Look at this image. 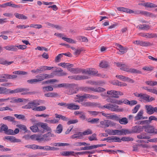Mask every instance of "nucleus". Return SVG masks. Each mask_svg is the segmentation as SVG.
I'll return each mask as SVG.
<instances>
[{
    "label": "nucleus",
    "mask_w": 157,
    "mask_h": 157,
    "mask_svg": "<svg viewBox=\"0 0 157 157\" xmlns=\"http://www.w3.org/2000/svg\"><path fill=\"white\" fill-rule=\"evenodd\" d=\"M133 94L135 96L140 98L139 99L140 101L148 102V99L150 97V95L142 93L139 94L137 92L134 93Z\"/></svg>",
    "instance_id": "1"
},
{
    "label": "nucleus",
    "mask_w": 157,
    "mask_h": 157,
    "mask_svg": "<svg viewBox=\"0 0 157 157\" xmlns=\"http://www.w3.org/2000/svg\"><path fill=\"white\" fill-rule=\"evenodd\" d=\"M120 69L121 70L133 74H141L142 73L141 71L136 69L132 68L129 69L128 66L125 64H122Z\"/></svg>",
    "instance_id": "2"
},
{
    "label": "nucleus",
    "mask_w": 157,
    "mask_h": 157,
    "mask_svg": "<svg viewBox=\"0 0 157 157\" xmlns=\"http://www.w3.org/2000/svg\"><path fill=\"white\" fill-rule=\"evenodd\" d=\"M144 131L148 133L157 134V129L152 126L149 124L144 125Z\"/></svg>",
    "instance_id": "3"
},
{
    "label": "nucleus",
    "mask_w": 157,
    "mask_h": 157,
    "mask_svg": "<svg viewBox=\"0 0 157 157\" xmlns=\"http://www.w3.org/2000/svg\"><path fill=\"white\" fill-rule=\"evenodd\" d=\"M70 84L72 85V86L71 87L67 88V89H68L66 91V93L69 95L77 93L78 90V88L75 87V84L71 83H70Z\"/></svg>",
    "instance_id": "4"
},
{
    "label": "nucleus",
    "mask_w": 157,
    "mask_h": 157,
    "mask_svg": "<svg viewBox=\"0 0 157 157\" xmlns=\"http://www.w3.org/2000/svg\"><path fill=\"white\" fill-rule=\"evenodd\" d=\"M38 127H41L43 129H41L40 132L42 133H44L45 132V130H46L47 131H51V128L47 126V124L42 122H39L36 123Z\"/></svg>",
    "instance_id": "5"
},
{
    "label": "nucleus",
    "mask_w": 157,
    "mask_h": 157,
    "mask_svg": "<svg viewBox=\"0 0 157 157\" xmlns=\"http://www.w3.org/2000/svg\"><path fill=\"white\" fill-rule=\"evenodd\" d=\"M144 129V125L141 126L140 125H136L133 127L132 128V133H139L143 131Z\"/></svg>",
    "instance_id": "6"
},
{
    "label": "nucleus",
    "mask_w": 157,
    "mask_h": 157,
    "mask_svg": "<svg viewBox=\"0 0 157 157\" xmlns=\"http://www.w3.org/2000/svg\"><path fill=\"white\" fill-rule=\"evenodd\" d=\"M133 43L142 47H147L152 45V44L149 42L144 41L142 40H136L134 41Z\"/></svg>",
    "instance_id": "7"
},
{
    "label": "nucleus",
    "mask_w": 157,
    "mask_h": 157,
    "mask_svg": "<svg viewBox=\"0 0 157 157\" xmlns=\"http://www.w3.org/2000/svg\"><path fill=\"white\" fill-rule=\"evenodd\" d=\"M68 78H69L74 79L76 80H82L89 78V77L88 76L81 75L69 76Z\"/></svg>",
    "instance_id": "8"
},
{
    "label": "nucleus",
    "mask_w": 157,
    "mask_h": 157,
    "mask_svg": "<svg viewBox=\"0 0 157 157\" xmlns=\"http://www.w3.org/2000/svg\"><path fill=\"white\" fill-rule=\"evenodd\" d=\"M93 133L92 131L90 129H88L82 132H78V136H74V138H79L81 136H85L91 134Z\"/></svg>",
    "instance_id": "9"
},
{
    "label": "nucleus",
    "mask_w": 157,
    "mask_h": 157,
    "mask_svg": "<svg viewBox=\"0 0 157 157\" xmlns=\"http://www.w3.org/2000/svg\"><path fill=\"white\" fill-rule=\"evenodd\" d=\"M113 123L109 120H104L100 122V124L102 126L101 127H108L110 125H113Z\"/></svg>",
    "instance_id": "10"
},
{
    "label": "nucleus",
    "mask_w": 157,
    "mask_h": 157,
    "mask_svg": "<svg viewBox=\"0 0 157 157\" xmlns=\"http://www.w3.org/2000/svg\"><path fill=\"white\" fill-rule=\"evenodd\" d=\"M115 46L118 47V49L119 50L120 53H118L119 54H123L124 53H125L127 52L128 49L126 47H124L121 45L116 43L115 44Z\"/></svg>",
    "instance_id": "11"
},
{
    "label": "nucleus",
    "mask_w": 157,
    "mask_h": 157,
    "mask_svg": "<svg viewBox=\"0 0 157 157\" xmlns=\"http://www.w3.org/2000/svg\"><path fill=\"white\" fill-rule=\"evenodd\" d=\"M108 142L111 143L113 142H121L120 139L115 136H111L108 137Z\"/></svg>",
    "instance_id": "12"
},
{
    "label": "nucleus",
    "mask_w": 157,
    "mask_h": 157,
    "mask_svg": "<svg viewBox=\"0 0 157 157\" xmlns=\"http://www.w3.org/2000/svg\"><path fill=\"white\" fill-rule=\"evenodd\" d=\"M5 139L10 140L12 142H21V140L19 139H16L15 137L13 136H6L5 137Z\"/></svg>",
    "instance_id": "13"
},
{
    "label": "nucleus",
    "mask_w": 157,
    "mask_h": 157,
    "mask_svg": "<svg viewBox=\"0 0 157 157\" xmlns=\"http://www.w3.org/2000/svg\"><path fill=\"white\" fill-rule=\"evenodd\" d=\"M145 108L146 110V113L149 115L153 114V107L151 105H146Z\"/></svg>",
    "instance_id": "14"
},
{
    "label": "nucleus",
    "mask_w": 157,
    "mask_h": 157,
    "mask_svg": "<svg viewBox=\"0 0 157 157\" xmlns=\"http://www.w3.org/2000/svg\"><path fill=\"white\" fill-rule=\"evenodd\" d=\"M107 94L110 95L111 97L118 98L119 96H118L117 91L114 90H109L107 91Z\"/></svg>",
    "instance_id": "15"
},
{
    "label": "nucleus",
    "mask_w": 157,
    "mask_h": 157,
    "mask_svg": "<svg viewBox=\"0 0 157 157\" xmlns=\"http://www.w3.org/2000/svg\"><path fill=\"white\" fill-rule=\"evenodd\" d=\"M105 90V89L103 88L99 87L94 88L93 87H90V91H93L95 92H101L104 91Z\"/></svg>",
    "instance_id": "16"
},
{
    "label": "nucleus",
    "mask_w": 157,
    "mask_h": 157,
    "mask_svg": "<svg viewBox=\"0 0 157 157\" xmlns=\"http://www.w3.org/2000/svg\"><path fill=\"white\" fill-rule=\"evenodd\" d=\"M6 90V94H13L17 93L19 92H21L23 90L22 89H20V88H17L13 90H11L10 89H7V90Z\"/></svg>",
    "instance_id": "17"
},
{
    "label": "nucleus",
    "mask_w": 157,
    "mask_h": 157,
    "mask_svg": "<svg viewBox=\"0 0 157 157\" xmlns=\"http://www.w3.org/2000/svg\"><path fill=\"white\" fill-rule=\"evenodd\" d=\"M75 153L73 151H62L61 152L62 155L64 156H68L69 155H73L76 156L77 154H75Z\"/></svg>",
    "instance_id": "18"
},
{
    "label": "nucleus",
    "mask_w": 157,
    "mask_h": 157,
    "mask_svg": "<svg viewBox=\"0 0 157 157\" xmlns=\"http://www.w3.org/2000/svg\"><path fill=\"white\" fill-rule=\"evenodd\" d=\"M144 113L143 110H140L134 117L135 121H138L142 119Z\"/></svg>",
    "instance_id": "19"
},
{
    "label": "nucleus",
    "mask_w": 157,
    "mask_h": 157,
    "mask_svg": "<svg viewBox=\"0 0 157 157\" xmlns=\"http://www.w3.org/2000/svg\"><path fill=\"white\" fill-rule=\"evenodd\" d=\"M72 86V85L70 84V83H63L59 84L57 85H55V87L56 88H61L64 87L66 88H67L68 87H71Z\"/></svg>",
    "instance_id": "20"
},
{
    "label": "nucleus",
    "mask_w": 157,
    "mask_h": 157,
    "mask_svg": "<svg viewBox=\"0 0 157 157\" xmlns=\"http://www.w3.org/2000/svg\"><path fill=\"white\" fill-rule=\"evenodd\" d=\"M80 107L78 105H75L74 104L71 103L69 104L67 109L71 110H76L79 109Z\"/></svg>",
    "instance_id": "21"
},
{
    "label": "nucleus",
    "mask_w": 157,
    "mask_h": 157,
    "mask_svg": "<svg viewBox=\"0 0 157 157\" xmlns=\"http://www.w3.org/2000/svg\"><path fill=\"white\" fill-rule=\"evenodd\" d=\"M82 105L85 107L96 106L97 104L90 102H84L81 103Z\"/></svg>",
    "instance_id": "22"
},
{
    "label": "nucleus",
    "mask_w": 157,
    "mask_h": 157,
    "mask_svg": "<svg viewBox=\"0 0 157 157\" xmlns=\"http://www.w3.org/2000/svg\"><path fill=\"white\" fill-rule=\"evenodd\" d=\"M145 11H142L139 10H137L133 11L132 10L130 9V12H129V13H134L135 14H141L142 15H145Z\"/></svg>",
    "instance_id": "23"
},
{
    "label": "nucleus",
    "mask_w": 157,
    "mask_h": 157,
    "mask_svg": "<svg viewBox=\"0 0 157 157\" xmlns=\"http://www.w3.org/2000/svg\"><path fill=\"white\" fill-rule=\"evenodd\" d=\"M4 48L6 50L13 51H17L18 50L17 48L16 47V46L10 45L4 46Z\"/></svg>",
    "instance_id": "24"
},
{
    "label": "nucleus",
    "mask_w": 157,
    "mask_h": 157,
    "mask_svg": "<svg viewBox=\"0 0 157 157\" xmlns=\"http://www.w3.org/2000/svg\"><path fill=\"white\" fill-rule=\"evenodd\" d=\"M55 117L56 118H58L59 119H61L62 120L67 121H68L69 120V118L68 117H67L66 116H63L61 114H58L57 113H56L55 114Z\"/></svg>",
    "instance_id": "25"
},
{
    "label": "nucleus",
    "mask_w": 157,
    "mask_h": 157,
    "mask_svg": "<svg viewBox=\"0 0 157 157\" xmlns=\"http://www.w3.org/2000/svg\"><path fill=\"white\" fill-rule=\"evenodd\" d=\"M13 63V61L8 62L5 60L3 58H0V64L6 65H10Z\"/></svg>",
    "instance_id": "26"
},
{
    "label": "nucleus",
    "mask_w": 157,
    "mask_h": 157,
    "mask_svg": "<svg viewBox=\"0 0 157 157\" xmlns=\"http://www.w3.org/2000/svg\"><path fill=\"white\" fill-rule=\"evenodd\" d=\"M96 150H93L91 151H87L81 152H77L75 153V154H77V155H83L85 154H93L94 153L96 152Z\"/></svg>",
    "instance_id": "27"
},
{
    "label": "nucleus",
    "mask_w": 157,
    "mask_h": 157,
    "mask_svg": "<svg viewBox=\"0 0 157 157\" xmlns=\"http://www.w3.org/2000/svg\"><path fill=\"white\" fill-rule=\"evenodd\" d=\"M38 127H39L38 125L36 124V125H35L30 127V128L33 132H40V130Z\"/></svg>",
    "instance_id": "28"
},
{
    "label": "nucleus",
    "mask_w": 157,
    "mask_h": 157,
    "mask_svg": "<svg viewBox=\"0 0 157 157\" xmlns=\"http://www.w3.org/2000/svg\"><path fill=\"white\" fill-rule=\"evenodd\" d=\"M143 5L146 7L155 8L157 7L156 5L150 2L144 3Z\"/></svg>",
    "instance_id": "29"
},
{
    "label": "nucleus",
    "mask_w": 157,
    "mask_h": 157,
    "mask_svg": "<svg viewBox=\"0 0 157 157\" xmlns=\"http://www.w3.org/2000/svg\"><path fill=\"white\" fill-rule=\"evenodd\" d=\"M4 120H7L8 121L11 122L13 123L16 122V121L14 120L15 118L11 116H8L4 117L3 118Z\"/></svg>",
    "instance_id": "30"
},
{
    "label": "nucleus",
    "mask_w": 157,
    "mask_h": 157,
    "mask_svg": "<svg viewBox=\"0 0 157 157\" xmlns=\"http://www.w3.org/2000/svg\"><path fill=\"white\" fill-rule=\"evenodd\" d=\"M15 17L18 19H26L28 17H27L22 14H19L17 13H15L14 14Z\"/></svg>",
    "instance_id": "31"
},
{
    "label": "nucleus",
    "mask_w": 157,
    "mask_h": 157,
    "mask_svg": "<svg viewBox=\"0 0 157 157\" xmlns=\"http://www.w3.org/2000/svg\"><path fill=\"white\" fill-rule=\"evenodd\" d=\"M46 109V107L44 106H39L36 107L35 108L33 109V110L35 111H42Z\"/></svg>",
    "instance_id": "32"
},
{
    "label": "nucleus",
    "mask_w": 157,
    "mask_h": 157,
    "mask_svg": "<svg viewBox=\"0 0 157 157\" xmlns=\"http://www.w3.org/2000/svg\"><path fill=\"white\" fill-rule=\"evenodd\" d=\"M44 74H42L37 75L36 76L38 82L41 81L45 79Z\"/></svg>",
    "instance_id": "33"
},
{
    "label": "nucleus",
    "mask_w": 157,
    "mask_h": 157,
    "mask_svg": "<svg viewBox=\"0 0 157 157\" xmlns=\"http://www.w3.org/2000/svg\"><path fill=\"white\" fill-rule=\"evenodd\" d=\"M44 96L47 97H54L58 96V94L56 93L51 92L45 94Z\"/></svg>",
    "instance_id": "34"
},
{
    "label": "nucleus",
    "mask_w": 157,
    "mask_h": 157,
    "mask_svg": "<svg viewBox=\"0 0 157 157\" xmlns=\"http://www.w3.org/2000/svg\"><path fill=\"white\" fill-rule=\"evenodd\" d=\"M142 88L144 90H147L148 92H151L154 94H157V90L155 89H148L147 87H143Z\"/></svg>",
    "instance_id": "35"
},
{
    "label": "nucleus",
    "mask_w": 157,
    "mask_h": 157,
    "mask_svg": "<svg viewBox=\"0 0 157 157\" xmlns=\"http://www.w3.org/2000/svg\"><path fill=\"white\" fill-rule=\"evenodd\" d=\"M29 108V109H32L35 108L37 106L36 104V101L34 100L32 102H29L28 103Z\"/></svg>",
    "instance_id": "36"
},
{
    "label": "nucleus",
    "mask_w": 157,
    "mask_h": 157,
    "mask_svg": "<svg viewBox=\"0 0 157 157\" xmlns=\"http://www.w3.org/2000/svg\"><path fill=\"white\" fill-rule=\"evenodd\" d=\"M119 122L121 124H126L128 123V120L126 117H123L121 119H118Z\"/></svg>",
    "instance_id": "37"
},
{
    "label": "nucleus",
    "mask_w": 157,
    "mask_h": 157,
    "mask_svg": "<svg viewBox=\"0 0 157 157\" xmlns=\"http://www.w3.org/2000/svg\"><path fill=\"white\" fill-rule=\"evenodd\" d=\"M59 65L60 66H61L64 68H65L66 67H73L74 66L73 64H72L66 63H59Z\"/></svg>",
    "instance_id": "38"
},
{
    "label": "nucleus",
    "mask_w": 157,
    "mask_h": 157,
    "mask_svg": "<svg viewBox=\"0 0 157 157\" xmlns=\"http://www.w3.org/2000/svg\"><path fill=\"white\" fill-rule=\"evenodd\" d=\"M147 85L154 86L157 85V82L154 81H147L145 82Z\"/></svg>",
    "instance_id": "39"
},
{
    "label": "nucleus",
    "mask_w": 157,
    "mask_h": 157,
    "mask_svg": "<svg viewBox=\"0 0 157 157\" xmlns=\"http://www.w3.org/2000/svg\"><path fill=\"white\" fill-rule=\"evenodd\" d=\"M118 107V106L116 105L112 104V105L110 106V110L112 111H118L119 109L117 108Z\"/></svg>",
    "instance_id": "40"
},
{
    "label": "nucleus",
    "mask_w": 157,
    "mask_h": 157,
    "mask_svg": "<svg viewBox=\"0 0 157 157\" xmlns=\"http://www.w3.org/2000/svg\"><path fill=\"white\" fill-rule=\"evenodd\" d=\"M16 126L19 128L20 129L25 131V132H27L28 130L27 129V128L25 125L22 124L17 125Z\"/></svg>",
    "instance_id": "41"
},
{
    "label": "nucleus",
    "mask_w": 157,
    "mask_h": 157,
    "mask_svg": "<svg viewBox=\"0 0 157 157\" xmlns=\"http://www.w3.org/2000/svg\"><path fill=\"white\" fill-rule=\"evenodd\" d=\"M99 66L102 68L107 67L109 66L108 63L105 61H103L100 63Z\"/></svg>",
    "instance_id": "42"
},
{
    "label": "nucleus",
    "mask_w": 157,
    "mask_h": 157,
    "mask_svg": "<svg viewBox=\"0 0 157 157\" xmlns=\"http://www.w3.org/2000/svg\"><path fill=\"white\" fill-rule=\"evenodd\" d=\"M14 116L18 119H21L22 120L26 121L25 117L24 115L21 114L18 115L17 114H15Z\"/></svg>",
    "instance_id": "43"
},
{
    "label": "nucleus",
    "mask_w": 157,
    "mask_h": 157,
    "mask_svg": "<svg viewBox=\"0 0 157 157\" xmlns=\"http://www.w3.org/2000/svg\"><path fill=\"white\" fill-rule=\"evenodd\" d=\"M8 128V127L7 125L3 124L1 127H0V132H2L3 131H4L5 133Z\"/></svg>",
    "instance_id": "44"
},
{
    "label": "nucleus",
    "mask_w": 157,
    "mask_h": 157,
    "mask_svg": "<svg viewBox=\"0 0 157 157\" xmlns=\"http://www.w3.org/2000/svg\"><path fill=\"white\" fill-rule=\"evenodd\" d=\"M117 10L120 11H123L125 12H127L129 13L130 12V9H129L125 8L123 7H118L117 8Z\"/></svg>",
    "instance_id": "45"
},
{
    "label": "nucleus",
    "mask_w": 157,
    "mask_h": 157,
    "mask_svg": "<svg viewBox=\"0 0 157 157\" xmlns=\"http://www.w3.org/2000/svg\"><path fill=\"white\" fill-rule=\"evenodd\" d=\"M20 89H21L23 90L21 92H23L21 93L22 95H25L27 94H30L31 92H29V88H20Z\"/></svg>",
    "instance_id": "46"
},
{
    "label": "nucleus",
    "mask_w": 157,
    "mask_h": 157,
    "mask_svg": "<svg viewBox=\"0 0 157 157\" xmlns=\"http://www.w3.org/2000/svg\"><path fill=\"white\" fill-rule=\"evenodd\" d=\"M120 140L121 142V140L124 141H133V139L132 138L124 136L122 137L121 139H120Z\"/></svg>",
    "instance_id": "47"
},
{
    "label": "nucleus",
    "mask_w": 157,
    "mask_h": 157,
    "mask_svg": "<svg viewBox=\"0 0 157 157\" xmlns=\"http://www.w3.org/2000/svg\"><path fill=\"white\" fill-rule=\"evenodd\" d=\"M62 39L64 40L65 41L68 43L73 44H76V41H75L73 39H72L71 38H67L65 37H63Z\"/></svg>",
    "instance_id": "48"
},
{
    "label": "nucleus",
    "mask_w": 157,
    "mask_h": 157,
    "mask_svg": "<svg viewBox=\"0 0 157 157\" xmlns=\"http://www.w3.org/2000/svg\"><path fill=\"white\" fill-rule=\"evenodd\" d=\"M63 130V127L62 125L60 124H59L57 126L56 130V132L58 133H61Z\"/></svg>",
    "instance_id": "49"
},
{
    "label": "nucleus",
    "mask_w": 157,
    "mask_h": 157,
    "mask_svg": "<svg viewBox=\"0 0 157 157\" xmlns=\"http://www.w3.org/2000/svg\"><path fill=\"white\" fill-rule=\"evenodd\" d=\"M107 97V98L106 99V100L108 102L115 103V99L112 98L113 97H109V95L105 96Z\"/></svg>",
    "instance_id": "50"
},
{
    "label": "nucleus",
    "mask_w": 157,
    "mask_h": 157,
    "mask_svg": "<svg viewBox=\"0 0 157 157\" xmlns=\"http://www.w3.org/2000/svg\"><path fill=\"white\" fill-rule=\"evenodd\" d=\"M43 92H45L47 91H52L53 90V87L50 86L43 87Z\"/></svg>",
    "instance_id": "51"
},
{
    "label": "nucleus",
    "mask_w": 157,
    "mask_h": 157,
    "mask_svg": "<svg viewBox=\"0 0 157 157\" xmlns=\"http://www.w3.org/2000/svg\"><path fill=\"white\" fill-rule=\"evenodd\" d=\"M96 136L97 135L95 133H94L91 135V136H89L88 138L89 140L90 141L97 140V139Z\"/></svg>",
    "instance_id": "52"
},
{
    "label": "nucleus",
    "mask_w": 157,
    "mask_h": 157,
    "mask_svg": "<svg viewBox=\"0 0 157 157\" xmlns=\"http://www.w3.org/2000/svg\"><path fill=\"white\" fill-rule=\"evenodd\" d=\"M89 72L88 74L91 75H94L97 74L98 71L95 70V69L93 68H89Z\"/></svg>",
    "instance_id": "53"
},
{
    "label": "nucleus",
    "mask_w": 157,
    "mask_h": 157,
    "mask_svg": "<svg viewBox=\"0 0 157 157\" xmlns=\"http://www.w3.org/2000/svg\"><path fill=\"white\" fill-rule=\"evenodd\" d=\"M122 131L123 135H126L132 133L131 130L128 129L123 128L122 129Z\"/></svg>",
    "instance_id": "54"
},
{
    "label": "nucleus",
    "mask_w": 157,
    "mask_h": 157,
    "mask_svg": "<svg viewBox=\"0 0 157 157\" xmlns=\"http://www.w3.org/2000/svg\"><path fill=\"white\" fill-rule=\"evenodd\" d=\"M78 122V120L77 119L75 120H70L69 119V120L67 121V124L69 125L71 124L76 123Z\"/></svg>",
    "instance_id": "55"
},
{
    "label": "nucleus",
    "mask_w": 157,
    "mask_h": 157,
    "mask_svg": "<svg viewBox=\"0 0 157 157\" xmlns=\"http://www.w3.org/2000/svg\"><path fill=\"white\" fill-rule=\"evenodd\" d=\"M58 81L56 79H52L43 82H42V84H48L49 83L54 82H58Z\"/></svg>",
    "instance_id": "56"
},
{
    "label": "nucleus",
    "mask_w": 157,
    "mask_h": 157,
    "mask_svg": "<svg viewBox=\"0 0 157 157\" xmlns=\"http://www.w3.org/2000/svg\"><path fill=\"white\" fill-rule=\"evenodd\" d=\"M140 104L137 105L134 108L132 109V112L133 113H135L137 112L139 109H140Z\"/></svg>",
    "instance_id": "57"
},
{
    "label": "nucleus",
    "mask_w": 157,
    "mask_h": 157,
    "mask_svg": "<svg viewBox=\"0 0 157 157\" xmlns=\"http://www.w3.org/2000/svg\"><path fill=\"white\" fill-rule=\"evenodd\" d=\"M13 74H17V75H25L27 74V72L25 71H13Z\"/></svg>",
    "instance_id": "58"
},
{
    "label": "nucleus",
    "mask_w": 157,
    "mask_h": 157,
    "mask_svg": "<svg viewBox=\"0 0 157 157\" xmlns=\"http://www.w3.org/2000/svg\"><path fill=\"white\" fill-rule=\"evenodd\" d=\"M7 75H8V74H2L0 75V78H2V79H5L6 81L4 82H7L8 81V76Z\"/></svg>",
    "instance_id": "59"
},
{
    "label": "nucleus",
    "mask_w": 157,
    "mask_h": 157,
    "mask_svg": "<svg viewBox=\"0 0 157 157\" xmlns=\"http://www.w3.org/2000/svg\"><path fill=\"white\" fill-rule=\"evenodd\" d=\"M154 69V67L152 66H145L143 67L142 69L147 71H151Z\"/></svg>",
    "instance_id": "60"
},
{
    "label": "nucleus",
    "mask_w": 157,
    "mask_h": 157,
    "mask_svg": "<svg viewBox=\"0 0 157 157\" xmlns=\"http://www.w3.org/2000/svg\"><path fill=\"white\" fill-rule=\"evenodd\" d=\"M27 82L29 84H33L36 83L38 81L37 78H34L28 80Z\"/></svg>",
    "instance_id": "61"
},
{
    "label": "nucleus",
    "mask_w": 157,
    "mask_h": 157,
    "mask_svg": "<svg viewBox=\"0 0 157 157\" xmlns=\"http://www.w3.org/2000/svg\"><path fill=\"white\" fill-rule=\"evenodd\" d=\"M30 27L35 28L37 29H40L42 27V26L40 24H32L30 25Z\"/></svg>",
    "instance_id": "62"
},
{
    "label": "nucleus",
    "mask_w": 157,
    "mask_h": 157,
    "mask_svg": "<svg viewBox=\"0 0 157 157\" xmlns=\"http://www.w3.org/2000/svg\"><path fill=\"white\" fill-rule=\"evenodd\" d=\"M105 132L110 135H114V130L108 129L105 130Z\"/></svg>",
    "instance_id": "63"
},
{
    "label": "nucleus",
    "mask_w": 157,
    "mask_h": 157,
    "mask_svg": "<svg viewBox=\"0 0 157 157\" xmlns=\"http://www.w3.org/2000/svg\"><path fill=\"white\" fill-rule=\"evenodd\" d=\"M145 15L150 16L152 18H154L156 17V15L153 14L152 13H150L146 11L145 12Z\"/></svg>",
    "instance_id": "64"
}]
</instances>
